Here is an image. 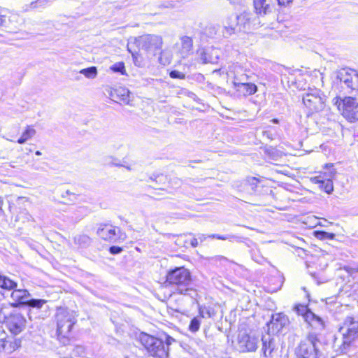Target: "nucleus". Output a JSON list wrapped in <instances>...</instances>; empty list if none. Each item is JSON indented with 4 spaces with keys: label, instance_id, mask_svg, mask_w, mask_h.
Wrapping results in <instances>:
<instances>
[{
    "label": "nucleus",
    "instance_id": "nucleus-1",
    "mask_svg": "<svg viewBox=\"0 0 358 358\" xmlns=\"http://www.w3.org/2000/svg\"><path fill=\"white\" fill-rule=\"evenodd\" d=\"M166 282L175 286V292L177 294L189 296L192 298L196 295L191 273L184 267H176L169 271L166 275Z\"/></svg>",
    "mask_w": 358,
    "mask_h": 358
},
{
    "label": "nucleus",
    "instance_id": "nucleus-2",
    "mask_svg": "<svg viewBox=\"0 0 358 358\" xmlns=\"http://www.w3.org/2000/svg\"><path fill=\"white\" fill-rule=\"evenodd\" d=\"M57 334L58 339L64 345L69 342V335L74 324L77 322L74 312L64 308H59L56 313Z\"/></svg>",
    "mask_w": 358,
    "mask_h": 358
},
{
    "label": "nucleus",
    "instance_id": "nucleus-3",
    "mask_svg": "<svg viewBox=\"0 0 358 358\" xmlns=\"http://www.w3.org/2000/svg\"><path fill=\"white\" fill-rule=\"evenodd\" d=\"M260 24L259 18L250 11L244 10L236 17H229L224 21L223 35L229 37L234 34L236 26H240L244 29H250L252 26Z\"/></svg>",
    "mask_w": 358,
    "mask_h": 358
},
{
    "label": "nucleus",
    "instance_id": "nucleus-4",
    "mask_svg": "<svg viewBox=\"0 0 358 358\" xmlns=\"http://www.w3.org/2000/svg\"><path fill=\"white\" fill-rule=\"evenodd\" d=\"M302 101L309 115L323 110L325 107L326 96L319 89L309 88L303 94Z\"/></svg>",
    "mask_w": 358,
    "mask_h": 358
},
{
    "label": "nucleus",
    "instance_id": "nucleus-5",
    "mask_svg": "<svg viewBox=\"0 0 358 358\" xmlns=\"http://www.w3.org/2000/svg\"><path fill=\"white\" fill-rule=\"evenodd\" d=\"M140 341L150 355L159 358L168 357L169 349L166 348L162 340L142 333L140 335Z\"/></svg>",
    "mask_w": 358,
    "mask_h": 358
},
{
    "label": "nucleus",
    "instance_id": "nucleus-6",
    "mask_svg": "<svg viewBox=\"0 0 358 358\" xmlns=\"http://www.w3.org/2000/svg\"><path fill=\"white\" fill-rule=\"evenodd\" d=\"M320 340L315 334H309L306 339L301 341L299 346V355L302 358H320L322 352L318 349Z\"/></svg>",
    "mask_w": 358,
    "mask_h": 358
},
{
    "label": "nucleus",
    "instance_id": "nucleus-7",
    "mask_svg": "<svg viewBox=\"0 0 358 358\" xmlns=\"http://www.w3.org/2000/svg\"><path fill=\"white\" fill-rule=\"evenodd\" d=\"M138 41L141 49L152 55H156L161 50L163 44L162 36L154 34L141 36Z\"/></svg>",
    "mask_w": 358,
    "mask_h": 358
},
{
    "label": "nucleus",
    "instance_id": "nucleus-8",
    "mask_svg": "<svg viewBox=\"0 0 358 358\" xmlns=\"http://www.w3.org/2000/svg\"><path fill=\"white\" fill-rule=\"evenodd\" d=\"M339 332L343 336V344L350 345L358 335V321L352 317H347L340 327Z\"/></svg>",
    "mask_w": 358,
    "mask_h": 358
},
{
    "label": "nucleus",
    "instance_id": "nucleus-9",
    "mask_svg": "<svg viewBox=\"0 0 358 358\" xmlns=\"http://www.w3.org/2000/svg\"><path fill=\"white\" fill-rule=\"evenodd\" d=\"M336 78L340 80L343 88H346L349 92L358 91V72L350 69H342L337 73Z\"/></svg>",
    "mask_w": 358,
    "mask_h": 358
},
{
    "label": "nucleus",
    "instance_id": "nucleus-10",
    "mask_svg": "<svg viewBox=\"0 0 358 358\" xmlns=\"http://www.w3.org/2000/svg\"><path fill=\"white\" fill-rule=\"evenodd\" d=\"M6 326L14 335L21 333L26 327V319L20 313H10L6 317Z\"/></svg>",
    "mask_w": 358,
    "mask_h": 358
},
{
    "label": "nucleus",
    "instance_id": "nucleus-11",
    "mask_svg": "<svg viewBox=\"0 0 358 358\" xmlns=\"http://www.w3.org/2000/svg\"><path fill=\"white\" fill-rule=\"evenodd\" d=\"M343 116L349 122H353L358 120V101L355 98L345 97L343 99Z\"/></svg>",
    "mask_w": 358,
    "mask_h": 358
},
{
    "label": "nucleus",
    "instance_id": "nucleus-12",
    "mask_svg": "<svg viewBox=\"0 0 358 358\" xmlns=\"http://www.w3.org/2000/svg\"><path fill=\"white\" fill-rule=\"evenodd\" d=\"M258 338L245 333L239 334L236 348L242 352H253L257 348Z\"/></svg>",
    "mask_w": 358,
    "mask_h": 358
},
{
    "label": "nucleus",
    "instance_id": "nucleus-13",
    "mask_svg": "<svg viewBox=\"0 0 358 358\" xmlns=\"http://www.w3.org/2000/svg\"><path fill=\"white\" fill-rule=\"evenodd\" d=\"M111 100L115 102H122L125 105H132L131 101V92L125 87H119L115 89L108 87L106 89Z\"/></svg>",
    "mask_w": 358,
    "mask_h": 358
},
{
    "label": "nucleus",
    "instance_id": "nucleus-14",
    "mask_svg": "<svg viewBox=\"0 0 358 358\" xmlns=\"http://www.w3.org/2000/svg\"><path fill=\"white\" fill-rule=\"evenodd\" d=\"M120 233L119 228L113 227L109 224H101L97 229V234L102 239L115 242L116 241V236Z\"/></svg>",
    "mask_w": 358,
    "mask_h": 358
},
{
    "label": "nucleus",
    "instance_id": "nucleus-15",
    "mask_svg": "<svg viewBox=\"0 0 358 358\" xmlns=\"http://www.w3.org/2000/svg\"><path fill=\"white\" fill-rule=\"evenodd\" d=\"M253 7L255 15L259 19L269 15L273 9L271 0H253Z\"/></svg>",
    "mask_w": 358,
    "mask_h": 358
},
{
    "label": "nucleus",
    "instance_id": "nucleus-16",
    "mask_svg": "<svg viewBox=\"0 0 358 358\" xmlns=\"http://www.w3.org/2000/svg\"><path fill=\"white\" fill-rule=\"evenodd\" d=\"M10 297L13 302L11 303L13 307H19L21 305H25L29 297V293L27 289H13Z\"/></svg>",
    "mask_w": 358,
    "mask_h": 358
},
{
    "label": "nucleus",
    "instance_id": "nucleus-17",
    "mask_svg": "<svg viewBox=\"0 0 358 358\" xmlns=\"http://www.w3.org/2000/svg\"><path fill=\"white\" fill-rule=\"evenodd\" d=\"M220 50L217 48H210L203 50L200 54V59L203 64H216L220 58Z\"/></svg>",
    "mask_w": 358,
    "mask_h": 358
},
{
    "label": "nucleus",
    "instance_id": "nucleus-18",
    "mask_svg": "<svg viewBox=\"0 0 358 358\" xmlns=\"http://www.w3.org/2000/svg\"><path fill=\"white\" fill-rule=\"evenodd\" d=\"M313 183L318 185L320 189L324 190L327 194H331L334 191V185L331 179L324 178L323 176L320 175L310 178Z\"/></svg>",
    "mask_w": 358,
    "mask_h": 358
},
{
    "label": "nucleus",
    "instance_id": "nucleus-19",
    "mask_svg": "<svg viewBox=\"0 0 358 358\" xmlns=\"http://www.w3.org/2000/svg\"><path fill=\"white\" fill-rule=\"evenodd\" d=\"M239 96H247L252 95L257 91V87L254 83L240 84L238 87H234Z\"/></svg>",
    "mask_w": 358,
    "mask_h": 358
},
{
    "label": "nucleus",
    "instance_id": "nucleus-20",
    "mask_svg": "<svg viewBox=\"0 0 358 358\" xmlns=\"http://www.w3.org/2000/svg\"><path fill=\"white\" fill-rule=\"evenodd\" d=\"M289 323L288 317L283 313H276L272 315L270 324L275 327L278 331L282 329Z\"/></svg>",
    "mask_w": 358,
    "mask_h": 358
},
{
    "label": "nucleus",
    "instance_id": "nucleus-21",
    "mask_svg": "<svg viewBox=\"0 0 358 358\" xmlns=\"http://www.w3.org/2000/svg\"><path fill=\"white\" fill-rule=\"evenodd\" d=\"M306 322L315 329L322 330L324 329V322L323 320L313 313H308L306 315Z\"/></svg>",
    "mask_w": 358,
    "mask_h": 358
},
{
    "label": "nucleus",
    "instance_id": "nucleus-22",
    "mask_svg": "<svg viewBox=\"0 0 358 358\" xmlns=\"http://www.w3.org/2000/svg\"><path fill=\"white\" fill-rule=\"evenodd\" d=\"M262 350L263 351L264 357L270 356L273 352V350L275 348V344L273 341L270 338V336H263L262 337Z\"/></svg>",
    "mask_w": 358,
    "mask_h": 358
},
{
    "label": "nucleus",
    "instance_id": "nucleus-23",
    "mask_svg": "<svg viewBox=\"0 0 358 358\" xmlns=\"http://www.w3.org/2000/svg\"><path fill=\"white\" fill-rule=\"evenodd\" d=\"M180 54L182 57H187L192 50L193 43L190 37L185 36L181 38Z\"/></svg>",
    "mask_w": 358,
    "mask_h": 358
},
{
    "label": "nucleus",
    "instance_id": "nucleus-24",
    "mask_svg": "<svg viewBox=\"0 0 358 358\" xmlns=\"http://www.w3.org/2000/svg\"><path fill=\"white\" fill-rule=\"evenodd\" d=\"M0 350L10 353L20 346V341H15L13 343L7 341L1 340Z\"/></svg>",
    "mask_w": 358,
    "mask_h": 358
},
{
    "label": "nucleus",
    "instance_id": "nucleus-25",
    "mask_svg": "<svg viewBox=\"0 0 358 358\" xmlns=\"http://www.w3.org/2000/svg\"><path fill=\"white\" fill-rule=\"evenodd\" d=\"M17 283L6 275L0 274V287L7 290H12L16 288Z\"/></svg>",
    "mask_w": 358,
    "mask_h": 358
},
{
    "label": "nucleus",
    "instance_id": "nucleus-26",
    "mask_svg": "<svg viewBox=\"0 0 358 358\" xmlns=\"http://www.w3.org/2000/svg\"><path fill=\"white\" fill-rule=\"evenodd\" d=\"M36 131L34 128H32L31 126H27L17 142L19 144H24L27 141L31 139L36 134Z\"/></svg>",
    "mask_w": 358,
    "mask_h": 358
},
{
    "label": "nucleus",
    "instance_id": "nucleus-27",
    "mask_svg": "<svg viewBox=\"0 0 358 358\" xmlns=\"http://www.w3.org/2000/svg\"><path fill=\"white\" fill-rule=\"evenodd\" d=\"M74 243L81 248H87L91 243V238L85 234H79L74 237Z\"/></svg>",
    "mask_w": 358,
    "mask_h": 358
},
{
    "label": "nucleus",
    "instance_id": "nucleus-28",
    "mask_svg": "<svg viewBox=\"0 0 358 358\" xmlns=\"http://www.w3.org/2000/svg\"><path fill=\"white\" fill-rule=\"evenodd\" d=\"M294 310L296 313L297 315H301L305 322H306V315L308 313H313L308 308L307 306L298 304L294 307Z\"/></svg>",
    "mask_w": 358,
    "mask_h": 358
},
{
    "label": "nucleus",
    "instance_id": "nucleus-29",
    "mask_svg": "<svg viewBox=\"0 0 358 358\" xmlns=\"http://www.w3.org/2000/svg\"><path fill=\"white\" fill-rule=\"evenodd\" d=\"M80 73L84 75L87 78L93 79L97 76V69L95 66H91L80 70Z\"/></svg>",
    "mask_w": 358,
    "mask_h": 358
},
{
    "label": "nucleus",
    "instance_id": "nucleus-30",
    "mask_svg": "<svg viewBox=\"0 0 358 358\" xmlns=\"http://www.w3.org/2000/svg\"><path fill=\"white\" fill-rule=\"evenodd\" d=\"M246 71L244 70L241 66H236L234 71V79L232 82H238L241 78L245 77L247 73Z\"/></svg>",
    "mask_w": 358,
    "mask_h": 358
},
{
    "label": "nucleus",
    "instance_id": "nucleus-31",
    "mask_svg": "<svg viewBox=\"0 0 358 358\" xmlns=\"http://www.w3.org/2000/svg\"><path fill=\"white\" fill-rule=\"evenodd\" d=\"M46 303V301L44 299H32L29 300L27 299L25 305L31 307V308H41L45 303Z\"/></svg>",
    "mask_w": 358,
    "mask_h": 358
},
{
    "label": "nucleus",
    "instance_id": "nucleus-32",
    "mask_svg": "<svg viewBox=\"0 0 358 358\" xmlns=\"http://www.w3.org/2000/svg\"><path fill=\"white\" fill-rule=\"evenodd\" d=\"M315 237L320 240H333L335 238V234L333 233H329L324 231H317L315 232Z\"/></svg>",
    "mask_w": 358,
    "mask_h": 358
},
{
    "label": "nucleus",
    "instance_id": "nucleus-33",
    "mask_svg": "<svg viewBox=\"0 0 358 358\" xmlns=\"http://www.w3.org/2000/svg\"><path fill=\"white\" fill-rule=\"evenodd\" d=\"M201 320L199 317H194L189 325V330L193 333L196 332L200 327Z\"/></svg>",
    "mask_w": 358,
    "mask_h": 358
},
{
    "label": "nucleus",
    "instance_id": "nucleus-34",
    "mask_svg": "<svg viewBox=\"0 0 358 358\" xmlns=\"http://www.w3.org/2000/svg\"><path fill=\"white\" fill-rule=\"evenodd\" d=\"M110 69L116 73H120L122 75L126 73L124 64L123 62H117L110 66Z\"/></svg>",
    "mask_w": 358,
    "mask_h": 358
},
{
    "label": "nucleus",
    "instance_id": "nucleus-35",
    "mask_svg": "<svg viewBox=\"0 0 358 358\" xmlns=\"http://www.w3.org/2000/svg\"><path fill=\"white\" fill-rule=\"evenodd\" d=\"M160 55L158 57V62L162 65L166 66L171 62V59L166 55V53L162 50L159 51Z\"/></svg>",
    "mask_w": 358,
    "mask_h": 358
},
{
    "label": "nucleus",
    "instance_id": "nucleus-36",
    "mask_svg": "<svg viewBox=\"0 0 358 358\" xmlns=\"http://www.w3.org/2000/svg\"><path fill=\"white\" fill-rule=\"evenodd\" d=\"M208 237L213 238H217L220 240H229L230 241H237L238 239V237L234 235L220 236L218 234H212L209 235Z\"/></svg>",
    "mask_w": 358,
    "mask_h": 358
},
{
    "label": "nucleus",
    "instance_id": "nucleus-37",
    "mask_svg": "<svg viewBox=\"0 0 358 358\" xmlns=\"http://www.w3.org/2000/svg\"><path fill=\"white\" fill-rule=\"evenodd\" d=\"M169 76L172 78L184 79L185 78V75L183 73L176 70L171 71Z\"/></svg>",
    "mask_w": 358,
    "mask_h": 358
},
{
    "label": "nucleus",
    "instance_id": "nucleus-38",
    "mask_svg": "<svg viewBox=\"0 0 358 358\" xmlns=\"http://www.w3.org/2000/svg\"><path fill=\"white\" fill-rule=\"evenodd\" d=\"M250 80V76L247 74L245 77L241 78L238 82H232L234 87H238V83L240 84H247L252 83Z\"/></svg>",
    "mask_w": 358,
    "mask_h": 358
},
{
    "label": "nucleus",
    "instance_id": "nucleus-39",
    "mask_svg": "<svg viewBox=\"0 0 358 358\" xmlns=\"http://www.w3.org/2000/svg\"><path fill=\"white\" fill-rule=\"evenodd\" d=\"M131 55L134 64L137 66H142L141 58L138 54L137 52H132Z\"/></svg>",
    "mask_w": 358,
    "mask_h": 358
},
{
    "label": "nucleus",
    "instance_id": "nucleus-40",
    "mask_svg": "<svg viewBox=\"0 0 358 358\" xmlns=\"http://www.w3.org/2000/svg\"><path fill=\"white\" fill-rule=\"evenodd\" d=\"M122 248L119 246H111L109 248V252L113 255H117L122 252Z\"/></svg>",
    "mask_w": 358,
    "mask_h": 358
},
{
    "label": "nucleus",
    "instance_id": "nucleus-41",
    "mask_svg": "<svg viewBox=\"0 0 358 358\" xmlns=\"http://www.w3.org/2000/svg\"><path fill=\"white\" fill-rule=\"evenodd\" d=\"M199 314L201 317H205L206 316L210 317L211 314L210 310L204 308H200L199 309Z\"/></svg>",
    "mask_w": 358,
    "mask_h": 358
},
{
    "label": "nucleus",
    "instance_id": "nucleus-42",
    "mask_svg": "<svg viewBox=\"0 0 358 358\" xmlns=\"http://www.w3.org/2000/svg\"><path fill=\"white\" fill-rule=\"evenodd\" d=\"M333 101H334V104L337 106L338 109L340 111H342L343 99L335 98V99H334Z\"/></svg>",
    "mask_w": 358,
    "mask_h": 358
},
{
    "label": "nucleus",
    "instance_id": "nucleus-43",
    "mask_svg": "<svg viewBox=\"0 0 358 358\" xmlns=\"http://www.w3.org/2000/svg\"><path fill=\"white\" fill-rule=\"evenodd\" d=\"M213 260L215 261V262H228L227 258L224 257V256H217V257H215L213 258Z\"/></svg>",
    "mask_w": 358,
    "mask_h": 358
},
{
    "label": "nucleus",
    "instance_id": "nucleus-44",
    "mask_svg": "<svg viewBox=\"0 0 358 358\" xmlns=\"http://www.w3.org/2000/svg\"><path fill=\"white\" fill-rule=\"evenodd\" d=\"M175 342V339L169 336H166V348L169 349V346L173 343Z\"/></svg>",
    "mask_w": 358,
    "mask_h": 358
},
{
    "label": "nucleus",
    "instance_id": "nucleus-45",
    "mask_svg": "<svg viewBox=\"0 0 358 358\" xmlns=\"http://www.w3.org/2000/svg\"><path fill=\"white\" fill-rule=\"evenodd\" d=\"M190 244L193 248H196L199 244L198 239L196 238H192L190 241Z\"/></svg>",
    "mask_w": 358,
    "mask_h": 358
},
{
    "label": "nucleus",
    "instance_id": "nucleus-46",
    "mask_svg": "<svg viewBox=\"0 0 358 358\" xmlns=\"http://www.w3.org/2000/svg\"><path fill=\"white\" fill-rule=\"evenodd\" d=\"M293 0H278V3L282 6H285L292 2Z\"/></svg>",
    "mask_w": 358,
    "mask_h": 358
},
{
    "label": "nucleus",
    "instance_id": "nucleus-47",
    "mask_svg": "<svg viewBox=\"0 0 358 358\" xmlns=\"http://www.w3.org/2000/svg\"><path fill=\"white\" fill-rule=\"evenodd\" d=\"M114 164L116 166H123V167L126 168L129 171L131 170V166H129V165H123V164Z\"/></svg>",
    "mask_w": 358,
    "mask_h": 358
},
{
    "label": "nucleus",
    "instance_id": "nucleus-48",
    "mask_svg": "<svg viewBox=\"0 0 358 358\" xmlns=\"http://www.w3.org/2000/svg\"><path fill=\"white\" fill-rule=\"evenodd\" d=\"M206 236L204 234H199L198 235V238L199 240H200L201 242H203L204 240H206Z\"/></svg>",
    "mask_w": 358,
    "mask_h": 358
},
{
    "label": "nucleus",
    "instance_id": "nucleus-49",
    "mask_svg": "<svg viewBox=\"0 0 358 358\" xmlns=\"http://www.w3.org/2000/svg\"><path fill=\"white\" fill-rule=\"evenodd\" d=\"M252 184H256L257 182V180L255 178H252Z\"/></svg>",
    "mask_w": 358,
    "mask_h": 358
},
{
    "label": "nucleus",
    "instance_id": "nucleus-50",
    "mask_svg": "<svg viewBox=\"0 0 358 358\" xmlns=\"http://www.w3.org/2000/svg\"><path fill=\"white\" fill-rule=\"evenodd\" d=\"M124 237H125V234H121L119 236V238H122V239H124Z\"/></svg>",
    "mask_w": 358,
    "mask_h": 358
},
{
    "label": "nucleus",
    "instance_id": "nucleus-51",
    "mask_svg": "<svg viewBox=\"0 0 358 358\" xmlns=\"http://www.w3.org/2000/svg\"><path fill=\"white\" fill-rule=\"evenodd\" d=\"M35 154H36V155H38V156L41 155V152L38 150L36 151Z\"/></svg>",
    "mask_w": 358,
    "mask_h": 358
},
{
    "label": "nucleus",
    "instance_id": "nucleus-52",
    "mask_svg": "<svg viewBox=\"0 0 358 358\" xmlns=\"http://www.w3.org/2000/svg\"><path fill=\"white\" fill-rule=\"evenodd\" d=\"M272 122H274V123H277L278 121L277 119H273Z\"/></svg>",
    "mask_w": 358,
    "mask_h": 358
},
{
    "label": "nucleus",
    "instance_id": "nucleus-53",
    "mask_svg": "<svg viewBox=\"0 0 358 358\" xmlns=\"http://www.w3.org/2000/svg\"><path fill=\"white\" fill-rule=\"evenodd\" d=\"M65 194H66V195H69V194H71V193H70V192H69V190H67V191L65 192Z\"/></svg>",
    "mask_w": 358,
    "mask_h": 358
},
{
    "label": "nucleus",
    "instance_id": "nucleus-54",
    "mask_svg": "<svg viewBox=\"0 0 358 358\" xmlns=\"http://www.w3.org/2000/svg\"><path fill=\"white\" fill-rule=\"evenodd\" d=\"M344 269H345L346 271H349L350 268H349V267H344Z\"/></svg>",
    "mask_w": 358,
    "mask_h": 358
},
{
    "label": "nucleus",
    "instance_id": "nucleus-55",
    "mask_svg": "<svg viewBox=\"0 0 358 358\" xmlns=\"http://www.w3.org/2000/svg\"><path fill=\"white\" fill-rule=\"evenodd\" d=\"M1 210V201L0 200V210Z\"/></svg>",
    "mask_w": 358,
    "mask_h": 358
},
{
    "label": "nucleus",
    "instance_id": "nucleus-56",
    "mask_svg": "<svg viewBox=\"0 0 358 358\" xmlns=\"http://www.w3.org/2000/svg\"><path fill=\"white\" fill-rule=\"evenodd\" d=\"M10 166H12V167H15V166L13 165V164H10Z\"/></svg>",
    "mask_w": 358,
    "mask_h": 358
},
{
    "label": "nucleus",
    "instance_id": "nucleus-57",
    "mask_svg": "<svg viewBox=\"0 0 358 358\" xmlns=\"http://www.w3.org/2000/svg\"><path fill=\"white\" fill-rule=\"evenodd\" d=\"M10 166H12V167H15V166L13 165V164H10Z\"/></svg>",
    "mask_w": 358,
    "mask_h": 358
},
{
    "label": "nucleus",
    "instance_id": "nucleus-58",
    "mask_svg": "<svg viewBox=\"0 0 358 358\" xmlns=\"http://www.w3.org/2000/svg\"><path fill=\"white\" fill-rule=\"evenodd\" d=\"M357 271H358V268H357Z\"/></svg>",
    "mask_w": 358,
    "mask_h": 358
}]
</instances>
